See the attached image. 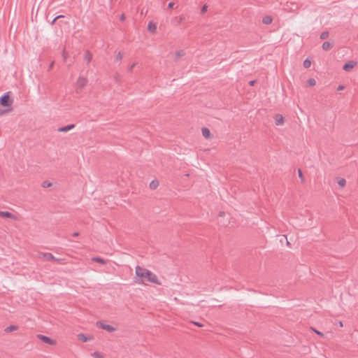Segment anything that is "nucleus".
I'll return each mask as SVG.
<instances>
[{
    "instance_id": "1",
    "label": "nucleus",
    "mask_w": 358,
    "mask_h": 358,
    "mask_svg": "<svg viewBox=\"0 0 358 358\" xmlns=\"http://www.w3.org/2000/svg\"><path fill=\"white\" fill-rule=\"evenodd\" d=\"M135 274L136 278L142 283L150 282L156 285H161L162 284L161 279L151 271L141 267L136 266L135 268Z\"/></svg>"
},
{
    "instance_id": "2",
    "label": "nucleus",
    "mask_w": 358,
    "mask_h": 358,
    "mask_svg": "<svg viewBox=\"0 0 358 358\" xmlns=\"http://www.w3.org/2000/svg\"><path fill=\"white\" fill-rule=\"evenodd\" d=\"M13 101L8 94L0 98V116L4 115L12 110Z\"/></svg>"
},
{
    "instance_id": "3",
    "label": "nucleus",
    "mask_w": 358,
    "mask_h": 358,
    "mask_svg": "<svg viewBox=\"0 0 358 358\" xmlns=\"http://www.w3.org/2000/svg\"><path fill=\"white\" fill-rule=\"evenodd\" d=\"M36 338L43 343L46 344L50 346H56L57 345V339L47 336L43 334H38Z\"/></svg>"
},
{
    "instance_id": "4",
    "label": "nucleus",
    "mask_w": 358,
    "mask_h": 358,
    "mask_svg": "<svg viewBox=\"0 0 358 358\" xmlns=\"http://www.w3.org/2000/svg\"><path fill=\"white\" fill-rule=\"evenodd\" d=\"M96 327L99 329L105 330L108 333H113L117 330V327L115 325L108 324L103 322H98L96 323Z\"/></svg>"
},
{
    "instance_id": "5",
    "label": "nucleus",
    "mask_w": 358,
    "mask_h": 358,
    "mask_svg": "<svg viewBox=\"0 0 358 358\" xmlns=\"http://www.w3.org/2000/svg\"><path fill=\"white\" fill-rule=\"evenodd\" d=\"M357 64V62L354 60H350L345 63L343 66V69L345 72L351 71Z\"/></svg>"
},
{
    "instance_id": "6",
    "label": "nucleus",
    "mask_w": 358,
    "mask_h": 358,
    "mask_svg": "<svg viewBox=\"0 0 358 358\" xmlns=\"http://www.w3.org/2000/svg\"><path fill=\"white\" fill-rule=\"evenodd\" d=\"M201 132L202 134V136L206 139V140H212L214 138L213 134L210 131V130L207 127H202L201 129Z\"/></svg>"
},
{
    "instance_id": "7",
    "label": "nucleus",
    "mask_w": 358,
    "mask_h": 358,
    "mask_svg": "<svg viewBox=\"0 0 358 358\" xmlns=\"http://www.w3.org/2000/svg\"><path fill=\"white\" fill-rule=\"evenodd\" d=\"M78 340L82 343H87L93 341L94 337L91 335L85 334H78L77 335Z\"/></svg>"
},
{
    "instance_id": "8",
    "label": "nucleus",
    "mask_w": 358,
    "mask_h": 358,
    "mask_svg": "<svg viewBox=\"0 0 358 358\" xmlns=\"http://www.w3.org/2000/svg\"><path fill=\"white\" fill-rule=\"evenodd\" d=\"M273 120L276 126H282L285 122V117L281 114H275L273 117Z\"/></svg>"
},
{
    "instance_id": "9",
    "label": "nucleus",
    "mask_w": 358,
    "mask_h": 358,
    "mask_svg": "<svg viewBox=\"0 0 358 358\" xmlns=\"http://www.w3.org/2000/svg\"><path fill=\"white\" fill-rule=\"evenodd\" d=\"M0 217L15 220L16 217L14 214L8 211H0Z\"/></svg>"
},
{
    "instance_id": "10",
    "label": "nucleus",
    "mask_w": 358,
    "mask_h": 358,
    "mask_svg": "<svg viewBox=\"0 0 358 358\" xmlns=\"http://www.w3.org/2000/svg\"><path fill=\"white\" fill-rule=\"evenodd\" d=\"M40 258L46 261H55L56 259L55 257L51 253L49 252L40 254Z\"/></svg>"
},
{
    "instance_id": "11",
    "label": "nucleus",
    "mask_w": 358,
    "mask_h": 358,
    "mask_svg": "<svg viewBox=\"0 0 358 358\" xmlns=\"http://www.w3.org/2000/svg\"><path fill=\"white\" fill-rule=\"evenodd\" d=\"M185 51L184 50H176L173 55V57L174 59H180L181 58H182L185 55Z\"/></svg>"
},
{
    "instance_id": "12",
    "label": "nucleus",
    "mask_w": 358,
    "mask_h": 358,
    "mask_svg": "<svg viewBox=\"0 0 358 358\" xmlns=\"http://www.w3.org/2000/svg\"><path fill=\"white\" fill-rule=\"evenodd\" d=\"M273 18L271 15H265L262 17V23L266 25L273 22Z\"/></svg>"
},
{
    "instance_id": "13",
    "label": "nucleus",
    "mask_w": 358,
    "mask_h": 358,
    "mask_svg": "<svg viewBox=\"0 0 358 358\" xmlns=\"http://www.w3.org/2000/svg\"><path fill=\"white\" fill-rule=\"evenodd\" d=\"M148 30L152 33V34H155L156 32V30H157V25L155 23L152 22H150L148 24Z\"/></svg>"
},
{
    "instance_id": "14",
    "label": "nucleus",
    "mask_w": 358,
    "mask_h": 358,
    "mask_svg": "<svg viewBox=\"0 0 358 358\" xmlns=\"http://www.w3.org/2000/svg\"><path fill=\"white\" fill-rule=\"evenodd\" d=\"M53 185H54V183L49 180H44L41 183V187L44 189L52 187Z\"/></svg>"
},
{
    "instance_id": "15",
    "label": "nucleus",
    "mask_w": 358,
    "mask_h": 358,
    "mask_svg": "<svg viewBox=\"0 0 358 358\" xmlns=\"http://www.w3.org/2000/svg\"><path fill=\"white\" fill-rule=\"evenodd\" d=\"M159 185V182L157 180H152L149 183V187L150 189L155 190L156 189Z\"/></svg>"
},
{
    "instance_id": "16",
    "label": "nucleus",
    "mask_w": 358,
    "mask_h": 358,
    "mask_svg": "<svg viewBox=\"0 0 358 358\" xmlns=\"http://www.w3.org/2000/svg\"><path fill=\"white\" fill-rule=\"evenodd\" d=\"M90 355H91L92 358H104L105 357L104 354L98 350L93 352L92 353H91Z\"/></svg>"
},
{
    "instance_id": "17",
    "label": "nucleus",
    "mask_w": 358,
    "mask_h": 358,
    "mask_svg": "<svg viewBox=\"0 0 358 358\" xmlns=\"http://www.w3.org/2000/svg\"><path fill=\"white\" fill-rule=\"evenodd\" d=\"M316 80L313 78H308L306 81V86L308 87H313L316 85Z\"/></svg>"
},
{
    "instance_id": "18",
    "label": "nucleus",
    "mask_w": 358,
    "mask_h": 358,
    "mask_svg": "<svg viewBox=\"0 0 358 358\" xmlns=\"http://www.w3.org/2000/svg\"><path fill=\"white\" fill-rule=\"evenodd\" d=\"M17 329L18 327L16 325H10L5 329V331L9 333L12 331H15Z\"/></svg>"
},
{
    "instance_id": "19",
    "label": "nucleus",
    "mask_w": 358,
    "mask_h": 358,
    "mask_svg": "<svg viewBox=\"0 0 358 358\" xmlns=\"http://www.w3.org/2000/svg\"><path fill=\"white\" fill-rule=\"evenodd\" d=\"M331 48H332V44L329 41H326L322 44V48L324 50H330Z\"/></svg>"
},
{
    "instance_id": "20",
    "label": "nucleus",
    "mask_w": 358,
    "mask_h": 358,
    "mask_svg": "<svg viewBox=\"0 0 358 358\" xmlns=\"http://www.w3.org/2000/svg\"><path fill=\"white\" fill-rule=\"evenodd\" d=\"M87 83V79L85 78H79L78 80V85L84 87Z\"/></svg>"
},
{
    "instance_id": "21",
    "label": "nucleus",
    "mask_w": 358,
    "mask_h": 358,
    "mask_svg": "<svg viewBox=\"0 0 358 358\" xmlns=\"http://www.w3.org/2000/svg\"><path fill=\"white\" fill-rule=\"evenodd\" d=\"M337 183L341 187H344L346 184V180L344 178H339L337 180Z\"/></svg>"
},
{
    "instance_id": "22",
    "label": "nucleus",
    "mask_w": 358,
    "mask_h": 358,
    "mask_svg": "<svg viewBox=\"0 0 358 358\" xmlns=\"http://www.w3.org/2000/svg\"><path fill=\"white\" fill-rule=\"evenodd\" d=\"M303 65L304 68L308 69L311 66V61L308 59H306L303 61Z\"/></svg>"
},
{
    "instance_id": "23",
    "label": "nucleus",
    "mask_w": 358,
    "mask_h": 358,
    "mask_svg": "<svg viewBox=\"0 0 358 358\" xmlns=\"http://www.w3.org/2000/svg\"><path fill=\"white\" fill-rule=\"evenodd\" d=\"M93 260L96 262L101 263V264H105L106 263L105 261L103 259L99 258V257L94 258Z\"/></svg>"
},
{
    "instance_id": "24",
    "label": "nucleus",
    "mask_w": 358,
    "mask_h": 358,
    "mask_svg": "<svg viewBox=\"0 0 358 358\" xmlns=\"http://www.w3.org/2000/svg\"><path fill=\"white\" fill-rule=\"evenodd\" d=\"M304 355H308L311 352V349L310 347L307 346V347H304Z\"/></svg>"
},
{
    "instance_id": "25",
    "label": "nucleus",
    "mask_w": 358,
    "mask_h": 358,
    "mask_svg": "<svg viewBox=\"0 0 358 358\" xmlns=\"http://www.w3.org/2000/svg\"><path fill=\"white\" fill-rule=\"evenodd\" d=\"M345 90V86L343 85H339L338 87H337V91L340 92V91H343Z\"/></svg>"
},
{
    "instance_id": "26",
    "label": "nucleus",
    "mask_w": 358,
    "mask_h": 358,
    "mask_svg": "<svg viewBox=\"0 0 358 358\" xmlns=\"http://www.w3.org/2000/svg\"><path fill=\"white\" fill-rule=\"evenodd\" d=\"M174 3L173 2H170L169 4H168V8H170V9H172L174 7Z\"/></svg>"
},
{
    "instance_id": "27",
    "label": "nucleus",
    "mask_w": 358,
    "mask_h": 358,
    "mask_svg": "<svg viewBox=\"0 0 358 358\" xmlns=\"http://www.w3.org/2000/svg\"><path fill=\"white\" fill-rule=\"evenodd\" d=\"M208 6L206 5L203 6L201 8V13H204L207 10Z\"/></svg>"
},
{
    "instance_id": "28",
    "label": "nucleus",
    "mask_w": 358,
    "mask_h": 358,
    "mask_svg": "<svg viewBox=\"0 0 358 358\" xmlns=\"http://www.w3.org/2000/svg\"><path fill=\"white\" fill-rule=\"evenodd\" d=\"M327 36H328V33L324 32V33H322V34H321V38H327Z\"/></svg>"
},
{
    "instance_id": "29",
    "label": "nucleus",
    "mask_w": 358,
    "mask_h": 358,
    "mask_svg": "<svg viewBox=\"0 0 358 358\" xmlns=\"http://www.w3.org/2000/svg\"><path fill=\"white\" fill-rule=\"evenodd\" d=\"M301 175H302L301 171H299V176H301Z\"/></svg>"
},
{
    "instance_id": "30",
    "label": "nucleus",
    "mask_w": 358,
    "mask_h": 358,
    "mask_svg": "<svg viewBox=\"0 0 358 358\" xmlns=\"http://www.w3.org/2000/svg\"><path fill=\"white\" fill-rule=\"evenodd\" d=\"M73 236H78V233H75V234H73Z\"/></svg>"
},
{
    "instance_id": "31",
    "label": "nucleus",
    "mask_w": 358,
    "mask_h": 358,
    "mask_svg": "<svg viewBox=\"0 0 358 358\" xmlns=\"http://www.w3.org/2000/svg\"><path fill=\"white\" fill-rule=\"evenodd\" d=\"M340 327H343V323L341 322H340Z\"/></svg>"
},
{
    "instance_id": "32",
    "label": "nucleus",
    "mask_w": 358,
    "mask_h": 358,
    "mask_svg": "<svg viewBox=\"0 0 358 358\" xmlns=\"http://www.w3.org/2000/svg\"><path fill=\"white\" fill-rule=\"evenodd\" d=\"M59 18V16H57V17L54 20L53 22L56 20V19Z\"/></svg>"
}]
</instances>
